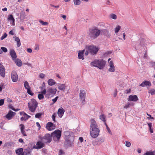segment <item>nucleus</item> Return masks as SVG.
Segmentation results:
<instances>
[{"instance_id": "obj_1", "label": "nucleus", "mask_w": 155, "mask_h": 155, "mask_svg": "<svg viewBox=\"0 0 155 155\" xmlns=\"http://www.w3.org/2000/svg\"><path fill=\"white\" fill-rule=\"evenodd\" d=\"M101 30L97 28H93L90 29L88 32V37L91 40L96 38L100 34Z\"/></svg>"}, {"instance_id": "obj_2", "label": "nucleus", "mask_w": 155, "mask_h": 155, "mask_svg": "<svg viewBox=\"0 0 155 155\" xmlns=\"http://www.w3.org/2000/svg\"><path fill=\"white\" fill-rule=\"evenodd\" d=\"M106 61L103 59H96L91 62L90 64L91 66L98 68L100 69H103L105 67Z\"/></svg>"}, {"instance_id": "obj_3", "label": "nucleus", "mask_w": 155, "mask_h": 155, "mask_svg": "<svg viewBox=\"0 0 155 155\" xmlns=\"http://www.w3.org/2000/svg\"><path fill=\"white\" fill-rule=\"evenodd\" d=\"M38 103L36 100L34 99H32L31 100V102L28 103V106L29 110L31 112H34L38 106Z\"/></svg>"}, {"instance_id": "obj_4", "label": "nucleus", "mask_w": 155, "mask_h": 155, "mask_svg": "<svg viewBox=\"0 0 155 155\" xmlns=\"http://www.w3.org/2000/svg\"><path fill=\"white\" fill-rule=\"evenodd\" d=\"M53 140L55 141H59L61 135V131L58 129L55 130L51 134Z\"/></svg>"}, {"instance_id": "obj_5", "label": "nucleus", "mask_w": 155, "mask_h": 155, "mask_svg": "<svg viewBox=\"0 0 155 155\" xmlns=\"http://www.w3.org/2000/svg\"><path fill=\"white\" fill-rule=\"evenodd\" d=\"M65 140L64 142V146L65 147H68L72 146L74 138H71L70 135L65 136Z\"/></svg>"}, {"instance_id": "obj_6", "label": "nucleus", "mask_w": 155, "mask_h": 155, "mask_svg": "<svg viewBox=\"0 0 155 155\" xmlns=\"http://www.w3.org/2000/svg\"><path fill=\"white\" fill-rule=\"evenodd\" d=\"M52 138L51 134H47L44 136L40 137V139L44 143H49L51 141Z\"/></svg>"}, {"instance_id": "obj_7", "label": "nucleus", "mask_w": 155, "mask_h": 155, "mask_svg": "<svg viewBox=\"0 0 155 155\" xmlns=\"http://www.w3.org/2000/svg\"><path fill=\"white\" fill-rule=\"evenodd\" d=\"M90 131L100 130L96 121L93 119L91 120Z\"/></svg>"}, {"instance_id": "obj_8", "label": "nucleus", "mask_w": 155, "mask_h": 155, "mask_svg": "<svg viewBox=\"0 0 155 155\" xmlns=\"http://www.w3.org/2000/svg\"><path fill=\"white\" fill-rule=\"evenodd\" d=\"M88 50L91 54L94 55L96 54L98 51L99 48L98 47L94 45H91L88 47Z\"/></svg>"}, {"instance_id": "obj_9", "label": "nucleus", "mask_w": 155, "mask_h": 155, "mask_svg": "<svg viewBox=\"0 0 155 155\" xmlns=\"http://www.w3.org/2000/svg\"><path fill=\"white\" fill-rule=\"evenodd\" d=\"M44 143L41 141H38L36 143V146H34L33 148L34 149H39L42 148L45 146Z\"/></svg>"}, {"instance_id": "obj_10", "label": "nucleus", "mask_w": 155, "mask_h": 155, "mask_svg": "<svg viewBox=\"0 0 155 155\" xmlns=\"http://www.w3.org/2000/svg\"><path fill=\"white\" fill-rule=\"evenodd\" d=\"M46 128L48 130H52L55 128V125L51 122H48L46 124Z\"/></svg>"}, {"instance_id": "obj_11", "label": "nucleus", "mask_w": 155, "mask_h": 155, "mask_svg": "<svg viewBox=\"0 0 155 155\" xmlns=\"http://www.w3.org/2000/svg\"><path fill=\"white\" fill-rule=\"evenodd\" d=\"M100 132V130L90 131V135L93 138H96L99 135Z\"/></svg>"}, {"instance_id": "obj_12", "label": "nucleus", "mask_w": 155, "mask_h": 155, "mask_svg": "<svg viewBox=\"0 0 155 155\" xmlns=\"http://www.w3.org/2000/svg\"><path fill=\"white\" fill-rule=\"evenodd\" d=\"M86 93L85 91L84 90L80 91V93L79 94V97L82 101L83 104H84V101L85 100Z\"/></svg>"}, {"instance_id": "obj_13", "label": "nucleus", "mask_w": 155, "mask_h": 155, "mask_svg": "<svg viewBox=\"0 0 155 155\" xmlns=\"http://www.w3.org/2000/svg\"><path fill=\"white\" fill-rule=\"evenodd\" d=\"M16 113L15 112H13L12 110H9L8 114L5 116L6 118L8 120H11L12 117L14 116L15 114Z\"/></svg>"}, {"instance_id": "obj_14", "label": "nucleus", "mask_w": 155, "mask_h": 155, "mask_svg": "<svg viewBox=\"0 0 155 155\" xmlns=\"http://www.w3.org/2000/svg\"><path fill=\"white\" fill-rule=\"evenodd\" d=\"M11 77L12 81L14 82H16L18 79V76L15 72H12L11 75Z\"/></svg>"}, {"instance_id": "obj_15", "label": "nucleus", "mask_w": 155, "mask_h": 155, "mask_svg": "<svg viewBox=\"0 0 155 155\" xmlns=\"http://www.w3.org/2000/svg\"><path fill=\"white\" fill-rule=\"evenodd\" d=\"M5 71L4 66L1 63H0V74L3 78L5 76Z\"/></svg>"}, {"instance_id": "obj_16", "label": "nucleus", "mask_w": 155, "mask_h": 155, "mask_svg": "<svg viewBox=\"0 0 155 155\" xmlns=\"http://www.w3.org/2000/svg\"><path fill=\"white\" fill-rule=\"evenodd\" d=\"M10 54L13 60H15L17 58V56L14 50L13 49H10Z\"/></svg>"}, {"instance_id": "obj_17", "label": "nucleus", "mask_w": 155, "mask_h": 155, "mask_svg": "<svg viewBox=\"0 0 155 155\" xmlns=\"http://www.w3.org/2000/svg\"><path fill=\"white\" fill-rule=\"evenodd\" d=\"M56 91L57 90L56 88H50L48 90L47 92L49 94V95H54L55 94Z\"/></svg>"}, {"instance_id": "obj_18", "label": "nucleus", "mask_w": 155, "mask_h": 155, "mask_svg": "<svg viewBox=\"0 0 155 155\" xmlns=\"http://www.w3.org/2000/svg\"><path fill=\"white\" fill-rule=\"evenodd\" d=\"M109 65L110 68L108 69V71L110 72H113L114 71L115 68L112 61H110Z\"/></svg>"}, {"instance_id": "obj_19", "label": "nucleus", "mask_w": 155, "mask_h": 155, "mask_svg": "<svg viewBox=\"0 0 155 155\" xmlns=\"http://www.w3.org/2000/svg\"><path fill=\"white\" fill-rule=\"evenodd\" d=\"M65 110L64 109L61 107L58 109V116L60 117L61 118L64 114Z\"/></svg>"}, {"instance_id": "obj_20", "label": "nucleus", "mask_w": 155, "mask_h": 155, "mask_svg": "<svg viewBox=\"0 0 155 155\" xmlns=\"http://www.w3.org/2000/svg\"><path fill=\"white\" fill-rule=\"evenodd\" d=\"M151 85L150 82L149 81H143L140 85V86L142 87L149 86Z\"/></svg>"}, {"instance_id": "obj_21", "label": "nucleus", "mask_w": 155, "mask_h": 155, "mask_svg": "<svg viewBox=\"0 0 155 155\" xmlns=\"http://www.w3.org/2000/svg\"><path fill=\"white\" fill-rule=\"evenodd\" d=\"M138 100V99L136 95H130L129 97L128 100L129 101H136Z\"/></svg>"}, {"instance_id": "obj_22", "label": "nucleus", "mask_w": 155, "mask_h": 155, "mask_svg": "<svg viewBox=\"0 0 155 155\" xmlns=\"http://www.w3.org/2000/svg\"><path fill=\"white\" fill-rule=\"evenodd\" d=\"M101 31L103 34L107 37V38H110V34L109 33V31L107 29H103L101 30Z\"/></svg>"}, {"instance_id": "obj_23", "label": "nucleus", "mask_w": 155, "mask_h": 155, "mask_svg": "<svg viewBox=\"0 0 155 155\" xmlns=\"http://www.w3.org/2000/svg\"><path fill=\"white\" fill-rule=\"evenodd\" d=\"M85 50H84L79 51L78 54V58L79 59L84 60V58L83 55Z\"/></svg>"}, {"instance_id": "obj_24", "label": "nucleus", "mask_w": 155, "mask_h": 155, "mask_svg": "<svg viewBox=\"0 0 155 155\" xmlns=\"http://www.w3.org/2000/svg\"><path fill=\"white\" fill-rule=\"evenodd\" d=\"M16 64L18 67L21 66L22 65V62L21 60L18 58L15 59L14 60Z\"/></svg>"}, {"instance_id": "obj_25", "label": "nucleus", "mask_w": 155, "mask_h": 155, "mask_svg": "<svg viewBox=\"0 0 155 155\" xmlns=\"http://www.w3.org/2000/svg\"><path fill=\"white\" fill-rule=\"evenodd\" d=\"M66 87L65 84H60L58 86V89L61 91H64Z\"/></svg>"}, {"instance_id": "obj_26", "label": "nucleus", "mask_w": 155, "mask_h": 155, "mask_svg": "<svg viewBox=\"0 0 155 155\" xmlns=\"http://www.w3.org/2000/svg\"><path fill=\"white\" fill-rule=\"evenodd\" d=\"M32 151V149L30 148L26 149L25 150V155H29L31 154V153Z\"/></svg>"}, {"instance_id": "obj_27", "label": "nucleus", "mask_w": 155, "mask_h": 155, "mask_svg": "<svg viewBox=\"0 0 155 155\" xmlns=\"http://www.w3.org/2000/svg\"><path fill=\"white\" fill-rule=\"evenodd\" d=\"M144 39L143 38H140L137 43V45H140L141 46H143L144 45Z\"/></svg>"}, {"instance_id": "obj_28", "label": "nucleus", "mask_w": 155, "mask_h": 155, "mask_svg": "<svg viewBox=\"0 0 155 155\" xmlns=\"http://www.w3.org/2000/svg\"><path fill=\"white\" fill-rule=\"evenodd\" d=\"M48 85L50 86L53 85L55 83L54 80L52 79H49L48 81Z\"/></svg>"}, {"instance_id": "obj_29", "label": "nucleus", "mask_w": 155, "mask_h": 155, "mask_svg": "<svg viewBox=\"0 0 155 155\" xmlns=\"http://www.w3.org/2000/svg\"><path fill=\"white\" fill-rule=\"evenodd\" d=\"M15 41L17 42V47H19L21 45V43L19 38L17 37L15 38Z\"/></svg>"}, {"instance_id": "obj_30", "label": "nucleus", "mask_w": 155, "mask_h": 155, "mask_svg": "<svg viewBox=\"0 0 155 155\" xmlns=\"http://www.w3.org/2000/svg\"><path fill=\"white\" fill-rule=\"evenodd\" d=\"M23 149L22 148H19L16 150V153L18 155H21V153L23 152Z\"/></svg>"}, {"instance_id": "obj_31", "label": "nucleus", "mask_w": 155, "mask_h": 155, "mask_svg": "<svg viewBox=\"0 0 155 155\" xmlns=\"http://www.w3.org/2000/svg\"><path fill=\"white\" fill-rule=\"evenodd\" d=\"M99 118L103 122H106V116L104 114H101L99 116Z\"/></svg>"}, {"instance_id": "obj_32", "label": "nucleus", "mask_w": 155, "mask_h": 155, "mask_svg": "<svg viewBox=\"0 0 155 155\" xmlns=\"http://www.w3.org/2000/svg\"><path fill=\"white\" fill-rule=\"evenodd\" d=\"M20 17L22 19H24L25 16V13L24 11H22L20 13Z\"/></svg>"}, {"instance_id": "obj_33", "label": "nucleus", "mask_w": 155, "mask_h": 155, "mask_svg": "<svg viewBox=\"0 0 155 155\" xmlns=\"http://www.w3.org/2000/svg\"><path fill=\"white\" fill-rule=\"evenodd\" d=\"M8 19L9 20L11 21L12 23L14 24L15 20L12 15H9V16L8 18Z\"/></svg>"}, {"instance_id": "obj_34", "label": "nucleus", "mask_w": 155, "mask_h": 155, "mask_svg": "<svg viewBox=\"0 0 155 155\" xmlns=\"http://www.w3.org/2000/svg\"><path fill=\"white\" fill-rule=\"evenodd\" d=\"M24 87L25 89L27 90L28 88H30L29 85V84L27 81H25L24 82Z\"/></svg>"}, {"instance_id": "obj_35", "label": "nucleus", "mask_w": 155, "mask_h": 155, "mask_svg": "<svg viewBox=\"0 0 155 155\" xmlns=\"http://www.w3.org/2000/svg\"><path fill=\"white\" fill-rule=\"evenodd\" d=\"M20 114L21 115L26 116L27 117V119H28L31 117V116L28 115L24 111L20 112Z\"/></svg>"}, {"instance_id": "obj_36", "label": "nucleus", "mask_w": 155, "mask_h": 155, "mask_svg": "<svg viewBox=\"0 0 155 155\" xmlns=\"http://www.w3.org/2000/svg\"><path fill=\"white\" fill-rule=\"evenodd\" d=\"M74 5H79L81 3V2L80 0H74Z\"/></svg>"}, {"instance_id": "obj_37", "label": "nucleus", "mask_w": 155, "mask_h": 155, "mask_svg": "<svg viewBox=\"0 0 155 155\" xmlns=\"http://www.w3.org/2000/svg\"><path fill=\"white\" fill-rule=\"evenodd\" d=\"M120 28L121 27L119 25H118L115 28V32L116 34H117V33L118 32V31L120 30Z\"/></svg>"}, {"instance_id": "obj_38", "label": "nucleus", "mask_w": 155, "mask_h": 155, "mask_svg": "<svg viewBox=\"0 0 155 155\" xmlns=\"http://www.w3.org/2000/svg\"><path fill=\"white\" fill-rule=\"evenodd\" d=\"M148 125L149 128L150 133H152L153 132V129L151 128L152 123H148Z\"/></svg>"}, {"instance_id": "obj_39", "label": "nucleus", "mask_w": 155, "mask_h": 155, "mask_svg": "<svg viewBox=\"0 0 155 155\" xmlns=\"http://www.w3.org/2000/svg\"><path fill=\"white\" fill-rule=\"evenodd\" d=\"M148 93L151 95H153L155 94V90L154 89L150 90L149 91Z\"/></svg>"}, {"instance_id": "obj_40", "label": "nucleus", "mask_w": 155, "mask_h": 155, "mask_svg": "<svg viewBox=\"0 0 155 155\" xmlns=\"http://www.w3.org/2000/svg\"><path fill=\"white\" fill-rule=\"evenodd\" d=\"M42 115V114L41 113H38L35 115V117L36 118H39L41 117Z\"/></svg>"}, {"instance_id": "obj_41", "label": "nucleus", "mask_w": 155, "mask_h": 155, "mask_svg": "<svg viewBox=\"0 0 155 155\" xmlns=\"http://www.w3.org/2000/svg\"><path fill=\"white\" fill-rule=\"evenodd\" d=\"M39 22L42 25H48V23L47 22H44L41 20H39Z\"/></svg>"}, {"instance_id": "obj_42", "label": "nucleus", "mask_w": 155, "mask_h": 155, "mask_svg": "<svg viewBox=\"0 0 155 155\" xmlns=\"http://www.w3.org/2000/svg\"><path fill=\"white\" fill-rule=\"evenodd\" d=\"M27 92L31 96H33L34 94L31 92V88H28V89L27 90Z\"/></svg>"}, {"instance_id": "obj_43", "label": "nucleus", "mask_w": 155, "mask_h": 155, "mask_svg": "<svg viewBox=\"0 0 155 155\" xmlns=\"http://www.w3.org/2000/svg\"><path fill=\"white\" fill-rule=\"evenodd\" d=\"M5 88V85H4V84L2 83L0 84V92H1L2 89H4Z\"/></svg>"}, {"instance_id": "obj_44", "label": "nucleus", "mask_w": 155, "mask_h": 155, "mask_svg": "<svg viewBox=\"0 0 155 155\" xmlns=\"http://www.w3.org/2000/svg\"><path fill=\"white\" fill-rule=\"evenodd\" d=\"M143 155H154V154L153 152L148 151L144 153Z\"/></svg>"}, {"instance_id": "obj_45", "label": "nucleus", "mask_w": 155, "mask_h": 155, "mask_svg": "<svg viewBox=\"0 0 155 155\" xmlns=\"http://www.w3.org/2000/svg\"><path fill=\"white\" fill-rule=\"evenodd\" d=\"M7 36V35L6 33H5L4 35H2V36L1 37V39L2 40H3L5 38H6Z\"/></svg>"}, {"instance_id": "obj_46", "label": "nucleus", "mask_w": 155, "mask_h": 155, "mask_svg": "<svg viewBox=\"0 0 155 155\" xmlns=\"http://www.w3.org/2000/svg\"><path fill=\"white\" fill-rule=\"evenodd\" d=\"M44 97V95L42 94H39L38 95V97L39 100H41L43 99Z\"/></svg>"}, {"instance_id": "obj_47", "label": "nucleus", "mask_w": 155, "mask_h": 155, "mask_svg": "<svg viewBox=\"0 0 155 155\" xmlns=\"http://www.w3.org/2000/svg\"><path fill=\"white\" fill-rule=\"evenodd\" d=\"M20 126L21 127L20 129H21V132H22L23 131V130H24L25 129V127L23 124H21L20 125Z\"/></svg>"}, {"instance_id": "obj_48", "label": "nucleus", "mask_w": 155, "mask_h": 155, "mask_svg": "<svg viewBox=\"0 0 155 155\" xmlns=\"http://www.w3.org/2000/svg\"><path fill=\"white\" fill-rule=\"evenodd\" d=\"M1 49L2 50H1L2 51L4 52H6L8 51L7 48L5 47H2L1 48Z\"/></svg>"}, {"instance_id": "obj_49", "label": "nucleus", "mask_w": 155, "mask_h": 155, "mask_svg": "<svg viewBox=\"0 0 155 155\" xmlns=\"http://www.w3.org/2000/svg\"><path fill=\"white\" fill-rule=\"evenodd\" d=\"M110 17L111 18L114 19H116L117 18V15L114 14H112L111 15Z\"/></svg>"}, {"instance_id": "obj_50", "label": "nucleus", "mask_w": 155, "mask_h": 155, "mask_svg": "<svg viewBox=\"0 0 155 155\" xmlns=\"http://www.w3.org/2000/svg\"><path fill=\"white\" fill-rule=\"evenodd\" d=\"M58 98V96H57L54 98L52 99V101H53V103L52 104H53L55 103L57 100Z\"/></svg>"}, {"instance_id": "obj_51", "label": "nucleus", "mask_w": 155, "mask_h": 155, "mask_svg": "<svg viewBox=\"0 0 155 155\" xmlns=\"http://www.w3.org/2000/svg\"><path fill=\"white\" fill-rule=\"evenodd\" d=\"M24 117H22L21 118V121H23L26 120H27L28 119H27V117H26V116H24Z\"/></svg>"}, {"instance_id": "obj_52", "label": "nucleus", "mask_w": 155, "mask_h": 155, "mask_svg": "<svg viewBox=\"0 0 155 155\" xmlns=\"http://www.w3.org/2000/svg\"><path fill=\"white\" fill-rule=\"evenodd\" d=\"M56 114L55 113H54L52 115L51 117L52 119L55 122V118L56 116Z\"/></svg>"}, {"instance_id": "obj_53", "label": "nucleus", "mask_w": 155, "mask_h": 155, "mask_svg": "<svg viewBox=\"0 0 155 155\" xmlns=\"http://www.w3.org/2000/svg\"><path fill=\"white\" fill-rule=\"evenodd\" d=\"M4 103V99L0 100V106L2 105Z\"/></svg>"}, {"instance_id": "obj_54", "label": "nucleus", "mask_w": 155, "mask_h": 155, "mask_svg": "<svg viewBox=\"0 0 155 155\" xmlns=\"http://www.w3.org/2000/svg\"><path fill=\"white\" fill-rule=\"evenodd\" d=\"M125 145L128 147H130L131 145V143L130 142H128V141H126V144Z\"/></svg>"}, {"instance_id": "obj_55", "label": "nucleus", "mask_w": 155, "mask_h": 155, "mask_svg": "<svg viewBox=\"0 0 155 155\" xmlns=\"http://www.w3.org/2000/svg\"><path fill=\"white\" fill-rule=\"evenodd\" d=\"M130 89H127L126 90H125L124 92L126 94H128L130 93Z\"/></svg>"}, {"instance_id": "obj_56", "label": "nucleus", "mask_w": 155, "mask_h": 155, "mask_svg": "<svg viewBox=\"0 0 155 155\" xmlns=\"http://www.w3.org/2000/svg\"><path fill=\"white\" fill-rule=\"evenodd\" d=\"M104 141V138L103 137H101L100 138L99 141L100 142H103Z\"/></svg>"}, {"instance_id": "obj_57", "label": "nucleus", "mask_w": 155, "mask_h": 155, "mask_svg": "<svg viewBox=\"0 0 155 155\" xmlns=\"http://www.w3.org/2000/svg\"><path fill=\"white\" fill-rule=\"evenodd\" d=\"M130 103H128L127 104L125 105L124 107V108L127 109L130 107Z\"/></svg>"}, {"instance_id": "obj_58", "label": "nucleus", "mask_w": 155, "mask_h": 155, "mask_svg": "<svg viewBox=\"0 0 155 155\" xmlns=\"http://www.w3.org/2000/svg\"><path fill=\"white\" fill-rule=\"evenodd\" d=\"M50 5L52 7H53L55 8H58L60 7L59 5H54L52 4H50Z\"/></svg>"}, {"instance_id": "obj_59", "label": "nucleus", "mask_w": 155, "mask_h": 155, "mask_svg": "<svg viewBox=\"0 0 155 155\" xmlns=\"http://www.w3.org/2000/svg\"><path fill=\"white\" fill-rule=\"evenodd\" d=\"M45 75L43 73H41L39 75V77L41 78H43L45 77Z\"/></svg>"}, {"instance_id": "obj_60", "label": "nucleus", "mask_w": 155, "mask_h": 155, "mask_svg": "<svg viewBox=\"0 0 155 155\" xmlns=\"http://www.w3.org/2000/svg\"><path fill=\"white\" fill-rule=\"evenodd\" d=\"M106 129H107V130L108 132V133L110 134H112L111 132V131L110 129L109 128V127L108 126H107Z\"/></svg>"}, {"instance_id": "obj_61", "label": "nucleus", "mask_w": 155, "mask_h": 155, "mask_svg": "<svg viewBox=\"0 0 155 155\" xmlns=\"http://www.w3.org/2000/svg\"><path fill=\"white\" fill-rule=\"evenodd\" d=\"M64 153L63 151L62 150H60L58 153V155H62Z\"/></svg>"}, {"instance_id": "obj_62", "label": "nucleus", "mask_w": 155, "mask_h": 155, "mask_svg": "<svg viewBox=\"0 0 155 155\" xmlns=\"http://www.w3.org/2000/svg\"><path fill=\"white\" fill-rule=\"evenodd\" d=\"M41 94H45L46 93V90L45 89H44L42 91H41Z\"/></svg>"}, {"instance_id": "obj_63", "label": "nucleus", "mask_w": 155, "mask_h": 155, "mask_svg": "<svg viewBox=\"0 0 155 155\" xmlns=\"http://www.w3.org/2000/svg\"><path fill=\"white\" fill-rule=\"evenodd\" d=\"M27 51L29 53H31L32 52V50L31 48H29L27 49Z\"/></svg>"}, {"instance_id": "obj_64", "label": "nucleus", "mask_w": 155, "mask_h": 155, "mask_svg": "<svg viewBox=\"0 0 155 155\" xmlns=\"http://www.w3.org/2000/svg\"><path fill=\"white\" fill-rule=\"evenodd\" d=\"M79 139L81 142H82L83 141V138L82 137H80Z\"/></svg>"}]
</instances>
